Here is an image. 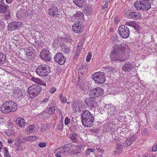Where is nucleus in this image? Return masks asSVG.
<instances>
[{
  "instance_id": "nucleus-46",
  "label": "nucleus",
  "mask_w": 157,
  "mask_h": 157,
  "mask_svg": "<svg viewBox=\"0 0 157 157\" xmlns=\"http://www.w3.org/2000/svg\"><path fill=\"white\" fill-rule=\"evenodd\" d=\"M121 152V149H118L117 148H116V150L114 152L115 154L117 155L120 154Z\"/></svg>"
},
{
  "instance_id": "nucleus-49",
  "label": "nucleus",
  "mask_w": 157,
  "mask_h": 157,
  "mask_svg": "<svg viewBox=\"0 0 157 157\" xmlns=\"http://www.w3.org/2000/svg\"><path fill=\"white\" fill-rule=\"evenodd\" d=\"M78 48H79V47L78 46L77 49H76L75 52V56H78L80 53V51L79 49H78Z\"/></svg>"
},
{
  "instance_id": "nucleus-62",
  "label": "nucleus",
  "mask_w": 157,
  "mask_h": 157,
  "mask_svg": "<svg viewBox=\"0 0 157 157\" xmlns=\"http://www.w3.org/2000/svg\"><path fill=\"white\" fill-rule=\"evenodd\" d=\"M90 152H94L95 151V150L94 148H89L88 149Z\"/></svg>"
},
{
  "instance_id": "nucleus-7",
  "label": "nucleus",
  "mask_w": 157,
  "mask_h": 157,
  "mask_svg": "<svg viewBox=\"0 0 157 157\" xmlns=\"http://www.w3.org/2000/svg\"><path fill=\"white\" fill-rule=\"evenodd\" d=\"M106 76L102 72H97L94 73L92 75V78L96 83L102 84L104 83L105 81Z\"/></svg>"
},
{
  "instance_id": "nucleus-19",
  "label": "nucleus",
  "mask_w": 157,
  "mask_h": 157,
  "mask_svg": "<svg viewBox=\"0 0 157 157\" xmlns=\"http://www.w3.org/2000/svg\"><path fill=\"white\" fill-rule=\"evenodd\" d=\"M135 139L134 137H132L127 139L124 143V145L126 147L130 146L135 140Z\"/></svg>"
},
{
  "instance_id": "nucleus-41",
  "label": "nucleus",
  "mask_w": 157,
  "mask_h": 157,
  "mask_svg": "<svg viewBox=\"0 0 157 157\" xmlns=\"http://www.w3.org/2000/svg\"><path fill=\"white\" fill-rule=\"evenodd\" d=\"M92 56V54L90 52H89L86 58V61L87 62H89L91 59Z\"/></svg>"
},
{
  "instance_id": "nucleus-37",
  "label": "nucleus",
  "mask_w": 157,
  "mask_h": 157,
  "mask_svg": "<svg viewBox=\"0 0 157 157\" xmlns=\"http://www.w3.org/2000/svg\"><path fill=\"white\" fill-rule=\"evenodd\" d=\"M125 25L132 26L134 28L135 26V24L134 22L133 21L132 22H126L125 23Z\"/></svg>"
},
{
  "instance_id": "nucleus-63",
  "label": "nucleus",
  "mask_w": 157,
  "mask_h": 157,
  "mask_svg": "<svg viewBox=\"0 0 157 157\" xmlns=\"http://www.w3.org/2000/svg\"><path fill=\"white\" fill-rule=\"evenodd\" d=\"M61 155H62L61 154L58 152L56 155V157H61Z\"/></svg>"
},
{
  "instance_id": "nucleus-3",
  "label": "nucleus",
  "mask_w": 157,
  "mask_h": 157,
  "mask_svg": "<svg viewBox=\"0 0 157 157\" xmlns=\"http://www.w3.org/2000/svg\"><path fill=\"white\" fill-rule=\"evenodd\" d=\"M151 0H137L134 4L137 10H147L151 8Z\"/></svg>"
},
{
  "instance_id": "nucleus-8",
  "label": "nucleus",
  "mask_w": 157,
  "mask_h": 157,
  "mask_svg": "<svg viewBox=\"0 0 157 157\" xmlns=\"http://www.w3.org/2000/svg\"><path fill=\"white\" fill-rule=\"evenodd\" d=\"M119 33L120 35L123 38L128 37L129 35V28L126 26L122 25L119 28Z\"/></svg>"
},
{
  "instance_id": "nucleus-20",
  "label": "nucleus",
  "mask_w": 157,
  "mask_h": 157,
  "mask_svg": "<svg viewBox=\"0 0 157 157\" xmlns=\"http://www.w3.org/2000/svg\"><path fill=\"white\" fill-rule=\"evenodd\" d=\"M26 59L28 60H31L35 57V55L34 53V50L30 51V50L26 51Z\"/></svg>"
},
{
  "instance_id": "nucleus-34",
  "label": "nucleus",
  "mask_w": 157,
  "mask_h": 157,
  "mask_svg": "<svg viewBox=\"0 0 157 157\" xmlns=\"http://www.w3.org/2000/svg\"><path fill=\"white\" fill-rule=\"evenodd\" d=\"M59 98L61 102L63 103H65L67 101V99L65 97H64L62 94H61L59 96Z\"/></svg>"
},
{
  "instance_id": "nucleus-22",
  "label": "nucleus",
  "mask_w": 157,
  "mask_h": 157,
  "mask_svg": "<svg viewBox=\"0 0 157 157\" xmlns=\"http://www.w3.org/2000/svg\"><path fill=\"white\" fill-rule=\"evenodd\" d=\"M62 51L64 54H67L70 52V48L69 47L65 44H63L61 46Z\"/></svg>"
},
{
  "instance_id": "nucleus-44",
  "label": "nucleus",
  "mask_w": 157,
  "mask_h": 157,
  "mask_svg": "<svg viewBox=\"0 0 157 157\" xmlns=\"http://www.w3.org/2000/svg\"><path fill=\"white\" fill-rule=\"evenodd\" d=\"M46 145L45 143L41 142L38 144V146L40 147L43 148L46 147Z\"/></svg>"
},
{
  "instance_id": "nucleus-2",
  "label": "nucleus",
  "mask_w": 157,
  "mask_h": 157,
  "mask_svg": "<svg viewBox=\"0 0 157 157\" xmlns=\"http://www.w3.org/2000/svg\"><path fill=\"white\" fill-rule=\"evenodd\" d=\"M82 122L85 127H91L94 122L93 115L88 110H84L81 114Z\"/></svg>"
},
{
  "instance_id": "nucleus-47",
  "label": "nucleus",
  "mask_w": 157,
  "mask_h": 157,
  "mask_svg": "<svg viewBox=\"0 0 157 157\" xmlns=\"http://www.w3.org/2000/svg\"><path fill=\"white\" fill-rule=\"evenodd\" d=\"M38 84L42 85V86H46V83L44 82L43 81L40 79H39L38 81V82L37 83Z\"/></svg>"
},
{
  "instance_id": "nucleus-30",
  "label": "nucleus",
  "mask_w": 157,
  "mask_h": 157,
  "mask_svg": "<svg viewBox=\"0 0 157 157\" xmlns=\"http://www.w3.org/2000/svg\"><path fill=\"white\" fill-rule=\"evenodd\" d=\"M6 60V57L5 55L3 54L0 53V64L3 63Z\"/></svg>"
},
{
  "instance_id": "nucleus-55",
  "label": "nucleus",
  "mask_w": 157,
  "mask_h": 157,
  "mask_svg": "<svg viewBox=\"0 0 157 157\" xmlns=\"http://www.w3.org/2000/svg\"><path fill=\"white\" fill-rule=\"evenodd\" d=\"M97 149L98 150V152H100L101 153H103L104 152V150L102 148H97Z\"/></svg>"
},
{
  "instance_id": "nucleus-26",
  "label": "nucleus",
  "mask_w": 157,
  "mask_h": 157,
  "mask_svg": "<svg viewBox=\"0 0 157 157\" xmlns=\"http://www.w3.org/2000/svg\"><path fill=\"white\" fill-rule=\"evenodd\" d=\"M70 139L73 143H77V135L75 133H71L70 135Z\"/></svg>"
},
{
  "instance_id": "nucleus-25",
  "label": "nucleus",
  "mask_w": 157,
  "mask_h": 157,
  "mask_svg": "<svg viewBox=\"0 0 157 157\" xmlns=\"http://www.w3.org/2000/svg\"><path fill=\"white\" fill-rule=\"evenodd\" d=\"M62 39L60 37H57L54 40V42L53 43L54 46L59 47L61 45Z\"/></svg>"
},
{
  "instance_id": "nucleus-52",
  "label": "nucleus",
  "mask_w": 157,
  "mask_h": 157,
  "mask_svg": "<svg viewBox=\"0 0 157 157\" xmlns=\"http://www.w3.org/2000/svg\"><path fill=\"white\" fill-rule=\"evenodd\" d=\"M152 151L153 152L157 151V144L152 147Z\"/></svg>"
},
{
  "instance_id": "nucleus-5",
  "label": "nucleus",
  "mask_w": 157,
  "mask_h": 157,
  "mask_svg": "<svg viewBox=\"0 0 157 157\" xmlns=\"http://www.w3.org/2000/svg\"><path fill=\"white\" fill-rule=\"evenodd\" d=\"M42 90L38 84H35L31 86L28 89L29 96L31 98H34L39 95Z\"/></svg>"
},
{
  "instance_id": "nucleus-11",
  "label": "nucleus",
  "mask_w": 157,
  "mask_h": 157,
  "mask_svg": "<svg viewBox=\"0 0 157 157\" xmlns=\"http://www.w3.org/2000/svg\"><path fill=\"white\" fill-rule=\"evenodd\" d=\"M55 62H57L60 65H63L66 59L62 53L59 52L56 53L54 57Z\"/></svg>"
},
{
  "instance_id": "nucleus-43",
  "label": "nucleus",
  "mask_w": 157,
  "mask_h": 157,
  "mask_svg": "<svg viewBox=\"0 0 157 157\" xmlns=\"http://www.w3.org/2000/svg\"><path fill=\"white\" fill-rule=\"evenodd\" d=\"M70 119L68 117H66L65 118L64 120V123L65 125H67L69 123H70Z\"/></svg>"
},
{
  "instance_id": "nucleus-50",
  "label": "nucleus",
  "mask_w": 157,
  "mask_h": 157,
  "mask_svg": "<svg viewBox=\"0 0 157 157\" xmlns=\"http://www.w3.org/2000/svg\"><path fill=\"white\" fill-rule=\"evenodd\" d=\"M56 90V89L55 87H52L50 88V92L51 93L53 94Z\"/></svg>"
},
{
  "instance_id": "nucleus-48",
  "label": "nucleus",
  "mask_w": 157,
  "mask_h": 157,
  "mask_svg": "<svg viewBox=\"0 0 157 157\" xmlns=\"http://www.w3.org/2000/svg\"><path fill=\"white\" fill-rule=\"evenodd\" d=\"M15 104V102L10 101L9 102V105L7 106V108H12L13 107V105Z\"/></svg>"
},
{
  "instance_id": "nucleus-39",
  "label": "nucleus",
  "mask_w": 157,
  "mask_h": 157,
  "mask_svg": "<svg viewBox=\"0 0 157 157\" xmlns=\"http://www.w3.org/2000/svg\"><path fill=\"white\" fill-rule=\"evenodd\" d=\"M55 109H47V110H46V112L48 114H53L55 111Z\"/></svg>"
},
{
  "instance_id": "nucleus-54",
  "label": "nucleus",
  "mask_w": 157,
  "mask_h": 157,
  "mask_svg": "<svg viewBox=\"0 0 157 157\" xmlns=\"http://www.w3.org/2000/svg\"><path fill=\"white\" fill-rule=\"evenodd\" d=\"M114 21L116 23H117L119 22V21H120V20L119 19L118 17H116L114 18Z\"/></svg>"
},
{
  "instance_id": "nucleus-17",
  "label": "nucleus",
  "mask_w": 157,
  "mask_h": 157,
  "mask_svg": "<svg viewBox=\"0 0 157 157\" xmlns=\"http://www.w3.org/2000/svg\"><path fill=\"white\" fill-rule=\"evenodd\" d=\"M17 124L21 127H24L25 124V121L24 119L21 118H18L16 121Z\"/></svg>"
},
{
  "instance_id": "nucleus-16",
  "label": "nucleus",
  "mask_w": 157,
  "mask_h": 157,
  "mask_svg": "<svg viewBox=\"0 0 157 157\" xmlns=\"http://www.w3.org/2000/svg\"><path fill=\"white\" fill-rule=\"evenodd\" d=\"M74 17L79 21H84V15L83 13L81 11H78L74 15Z\"/></svg>"
},
{
  "instance_id": "nucleus-10",
  "label": "nucleus",
  "mask_w": 157,
  "mask_h": 157,
  "mask_svg": "<svg viewBox=\"0 0 157 157\" xmlns=\"http://www.w3.org/2000/svg\"><path fill=\"white\" fill-rule=\"evenodd\" d=\"M41 58L45 61H50L51 59V53L48 50L43 49H42L40 54Z\"/></svg>"
},
{
  "instance_id": "nucleus-18",
  "label": "nucleus",
  "mask_w": 157,
  "mask_h": 157,
  "mask_svg": "<svg viewBox=\"0 0 157 157\" xmlns=\"http://www.w3.org/2000/svg\"><path fill=\"white\" fill-rule=\"evenodd\" d=\"M17 97L19 98H23L26 95V92L23 90H17Z\"/></svg>"
},
{
  "instance_id": "nucleus-45",
  "label": "nucleus",
  "mask_w": 157,
  "mask_h": 157,
  "mask_svg": "<svg viewBox=\"0 0 157 157\" xmlns=\"http://www.w3.org/2000/svg\"><path fill=\"white\" fill-rule=\"evenodd\" d=\"M31 79L33 81L38 83L39 79L32 77L31 78Z\"/></svg>"
},
{
  "instance_id": "nucleus-28",
  "label": "nucleus",
  "mask_w": 157,
  "mask_h": 157,
  "mask_svg": "<svg viewBox=\"0 0 157 157\" xmlns=\"http://www.w3.org/2000/svg\"><path fill=\"white\" fill-rule=\"evenodd\" d=\"M85 0H73L74 3L77 6L81 7L85 2Z\"/></svg>"
},
{
  "instance_id": "nucleus-14",
  "label": "nucleus",
  "mask_w": 157,
  "mask_h": 157,
  "mask_svg": "<svg viewBox=\"0 0 157 157\" xmlns=\"http://www.w3.org/2000/svg\"><path fill=\"white\" fill-rule=\"evenodd\" d=\"M133 68V66L130 63L126 62L122 67V70L124 71L129 72Z\"/></svg>"
},
{
  "instance_id": "nucleus-59",
  "label": "nucleus",
  "mask_w": 157,
  "mask_h": 157,
  "mask_svg": "<svg viewBox=\"0 0 157 157\" xmlns=\"http://www.w3.org/2000/svg\"><path fill=\"white\" fill-rule=\"evenodd\" d=\"M48 98H45L42 101H41V103H45L46 102H47L48 101Z\"/></svg>"
},
{
  "instance_id": "nucleus-38",
  "label": "nucleus",
  "mask_w": 157,
  "mask_h": 157,
  "mask_svg": "<svg viewBox=\"0 0 157 157\" xmlns=\"http://www.w3.org/2000/svg\"><path fill=\"white\" fill-rule=\"evenodd\" d=\"M109 4V3L104 1L103 3V4L102 5V9H104L106 8H107Z\"/></svg>"
},
{
  "instance_id": "nucleus-15",
  "label": "nucleus",
  "mask_w": 157,
  "mask_h": 157,
  "mask_svg": "<svg viewBox=\"0 0 157 157\" xmlns=\"http://www.w3.org/2000/svg\"><path fill=\"white\" fill-rule=\"evenodd\" d=\"M58 10L56 6H52L49 10V14L50 16L57 17L58 15Z\"/></svg>"
},
{
  "instance_id": "nucleus-51",
  "label": "nucleus",
  "mask_w": 157,
  "mask_h": 157,
  "mask_svg": "<svg viewBox=\"0 0 157 157\" xmlns=\"http://www.w3.org/2000/svg\"><path fill=\"white\" fill-rule=\"evenodd\" d=\"M5 119L3 118H0V125H2L5 122Z\"/></svg>"
},
{
  "instance_id": "nucleus-4",
  "label": "nucleus",
  "mask_w": 157,
  "mask_h": 157,
  "mask_svg": "<svg viewBox=\"0 0 157 157\" xmlns=\"http://www.w3.org/2000/svg\"><path fill=\"white\" fill-rule=\"evenodd\" d=\"M95 92L96 90H95L94 88L91 90L89 94L90 97L86 98L85 100V102L88 107L93 108H96L97 106V102L93 99V98L98 97Z\"/></svg>"
},
{
  "instance_id": "nucleus-27",
  "label": "nucleus",
  "mask_w": 157,
  "mask_h": 157,
  "mask_svg": "<svg viewBox=\"0 0 157 157\" xmlns=\"http://www.w3.org/2000/svg\"><path fill=\"white\" fill-rule=\"evenodd\" d=\"M17 109H0L1 111L5 113H8L11 112H14L16 111Z\"/></svg>"
},
{
  "instance_id": "nucleus-23",
  "label": "nucleus",
  "mask_w": 157,
  "mask_h": 157,
  "mask_svg": "<svg viewBox=\"0 0 157 157\" xmlns=\"http://www.w3.org/2000/svg\"><path fill=\"white\" fill-rule=\"evenodd\" d=\"M26 15V13H25V11L22 10H19L18 11L17 16L18 17L20 18H23Z\"/></svg>"
},
{
  "instance_id": "nucleus-29",
  "label": "nucleus",
  "mask_w": 157,
  "mask_h": 157,
  "mask_svg": "<svg viewBox=\"0 0 157 157\" xmlns=\"http://www.w3.org/2000/svg\"><path fill=\"white\" fill-rule=\"evenodd\" d=\"M57 151L58 152L61 154L62 156L67 151V150H66L64 147H63V146H62L59 148Z\"/></svg>"
},
{
  "instance_id": "nucleus-57",
  "label": "nucleus",
  "mask_w": 157,
  "mask_h": 157,
  "mask_svg": "<svg viewBox=\"0 0 157 157\" xmlns=\"http://www.w3.org/2000/svg\"><path fill=\"white\" fill-rule=\"evenodd\" d=\"M9 102H6L3 104L2 106L4 107H5V108H6V107L7 108V106H8L9 105Z\"/></svg>"
},
{
  "instance_id": "nucleus-53",
  "label": "nucleus",
  "mask_w": 157,
  "mask_h": 157,
  "mask_svg": "<svg viewBox=\"0 0 157 157\" xmlns=\"http://www.w3.org/2000/svg\"><path fill=\"white\" fill-rule=\"evenodd\" d=\"M105 107L106 108H111L114 107V105H113V104H108L106 105L105 106Z\"/></svg>"
},
{
  "instance_id": "nucleus-21",
  "label": "nucleus",
  "mask_w": 157,
  "mask_h": 157,
  "mask_svg": "<svg viewBox=\"0 0 157 157\" xmlns=\"http://www.w3.org/2000/svg\"><path fill=\"white\" fill-rule=\"evenodd\" d=\"M3 0H2V1ZM1 5L0 6V12L2 13H4L7 11L8 9V6H6L3 3V2H2V0L1 1Z\"/></svg>"
},
{
  "instance_id": "nucleus-12",
  "label": "nucleus",
  "mask_w": 157,
  "mask_h": 157,
  "mask_svg": "<svg viewBox=\"0 0 157 157\" xmlns=\"http://www.w3.org/2000/svg\"><path fill=\"white\" fill-rule=\"evenodd\" d=\"M141 14L136 12H127L125 15L129 19H138L141 17Z\"/></svg>"
},
{
  "instance_id": "nucleus-1",
  "label": "nucleus",
  "mask_w": 157,
  "mask_h": 157,
  "mask_svg": "<svg viewBox=\"0 0 157 157\" xmlns=\"http://www.w3.org/2000/svg\"><path fill=\"white\" fill-rule=\"evenodd\" d=\"M129 51L128 46L126 44H115L113 50L110 54L111 61H125L127 58V53Z\"/></svg>"
},
{
  "instance_id": "nucleus-58",
  "label": "nucleus",
  "mask_w": 157,
  "mask_h": 157,
  "mask_svg": "<svg viewBox=\"0 0 157 157\" xmlns=\"http://www.w3.org/2000/svg\"><path fill=\"white\" fill-rule=\"evenodd\" d=\"M10 13L9 12L7 14L6 16V19L7 20L9 19H10Z\"/></svg>"
},
{
  "instance_id": "nucleus-60",
  "label": "nucleus",
  "mask_w": 157,
  "mask_h": 157,
  "mask_svg": "<svg viewBox=\"0 0 157 157\" xmlns=\"http://www.w3.org/2000/svg\"><path fill=\"white\" fill-rule=\"evenodd\" d=\"M122 147V145L121 144H118L116 146V148H117L118 149H121Z\"/></svg>"
},
{
  "instance_id": "nucleus-13",
  "label": "nucleus",
  "mask_w": 157,
  "mask_h": 157,
  "mask_svg": "<svg viewBox=\"0 0 157 157\" xmlns=\"http://www.w3.org/2000/svg\"><path fill=\"white\" fill-rule=\"evenodd\" d=\"M22 24L20 22H13L9 24L8 27V30L13 31L21 27Z\"/></svg>"
},
{
  "instance_id": "nucleus-40",
  "label": "nucleus",
  "mask_w": 157,
  "mask_h": 157,
  "mask_svg": "<svg viewBox=\"0 0 157 157\" xmlns=\"http://www.w3.org/2000/svg\"><path fill=\"white\" fill-rule=\"evenodd\" d=\"M4 154L6 155V157H10V155H9L8 149L6 147L4 148Z\"/></svg>"
},
{
  "instance_id": "nucleus-32",
  "label": "nucleus",
  "mask_w": 157,
  "mask_h": 157,
  "mask_svg": "<svg viewBox=\"0 0 157 157\" xmlns=\"http://www.w3.org/2000/svg\"><path fill=\"white\" fill-rule=\"evenodd\" d=\"M74 146V144L71 143H70L67 144H66L63 146V147H64L65 149L67 150V151Z\"/></svg>"
},
{
  "instance_id": "nucleus-24",
  "label": "nucleus",
  "mask_w": 157,
  "mask_h": 157,
  "mask_svg": "<svg viewBox=\"0 0 157 157\" xmlns=\"http://www.w3.org/2000/svg\"><path fill=\"white\" fill-rule=\"evenodd\" d=\"M94 89L96 90L95 92H96L98 97H100L103 94L104 90L102 88L98 87L95 88Z\"/></svg>"
},
{
  "instance_id": "nucleus-36",
  "label": "nucleus",
  "mask_w": 157,
  "mask_h": 157,
  "mask_svg": "<svg viewBox=\"0 0 157 157\" xmlns=\"http://www.w3.org/2000/svg\"><path fill=\"white\" fill-rule=\"evenodd\" d=\"M14 133V131L12 129L8 130L6 131V134L8 136H10L13 135Z\"/></svg>"
},
{
  "instance_id": "nucleus-33",
  "label": "nucleus",
  "mask_w": 157,
  "mask_h": 157,
  "mask_svg": "<svg viewBox=\"0 0 157 157\" xmlns=\"http://www.w3.org/2000/svg\"><path fill=\"white\" fill-rule=\"evenodd\" d=\"M104 73H106V72H109L110 73H114L115 72L114 69L112 67H108L106 68H105V69L104 71Z\"/></svg>"
},
{
  "instance_id": "nucleus-61",
  "label": "nucleus",
  "mask_w": 157,
  "mask_h": 157,
  "mask_svg": "<svg viewBox=\"0 0 157 157\" xmlns=\"http://www.w3.org/2000/svg\"><path fill=\"white\" fill-rule=\"evenodd\" d=\"M86 155H88L90 154V152L89 151V150H88V149H87V150L86 151Z\"/></svg>"
},
{
  "instance_id": "nucleus-9",
  "label": "nucleus",
  "mask_w": 157,
  "mask_h": 157,
  "mask_svg": "<svg viewBox=\"0 0 157 157\" xmlns=\"http://www.w3.org/2000/svg\"><path fill=\"white\" fill-rule=\"evenodd\" d=\"M84 25L82 22L78 21L76 22L72 26L73 31L76 33L81 32L83 29Z\"/></svg>"
},
{
  "instance_id": "nucleus-56",
  "label": "nucleus",
  "mask_w": 157,
  "mask_h": 157,
  "mask_svg": "<svg viewBox=\"0 0 157 157\" xmlns=\"http://www.w3.org/2000/svg\"><path fill=\"white\" fill-rule=\"evenodd\" d=\"M8 128H11L13 127V125L12 123L9 122L8 123Z\"/></svg>"
},
{
  "instance_id": "nucleus-35",
  "label": "nucleus",
  "mask_w": 157,
  "mask_h": 157,
  "mask_svg": "<svg viewBox=\"0 0 157 157\" xmlns=\"http://www.w3.org/2000/svg\"><path fill=\"white\" fill-rule=\"evenodd\" d=\"M35 128V126L33 125H31L29 126L27 128V132H32Z\"/></svg>"
},
{
  "instance_id": "nucleus-64",
  "label": "nucleus",
  "mask_w": 157,
  "mask_h": 157,
  "mask_svg": "<svg viewBox=\"0 0 157 157\" xmlns=\"http://www.w3.org/2000/svg\"><path fill=\"white\" fill-rule=\"evenodd\" d=\"M13 142V140H12L11 139H9L8 140V142L10 144H12Z\"/></svg>"
},
{
  "instance_id": "nucleus-6",
  "label": "nucleus",
  "mask_w": 157,
  "mask_h": 157,
  "mask_svg": "<svg viewBox=\"0 0 157 157\" xmlns=\"http://www.w3.org/2000/svg\"><path fill=\"white\" fill-rule=\"evenodd\" d=\"M50 71L49 67L45 64L39 65L36 68V72L39 76L43 77L48 75Z\"/></svg>"
},
{
  "instance_id": "nucleus-42",
  "label": "nucleus",
  "mask_w": 157,
  "mask_h": 157,
  "mask_svg": "<svg viewBox=\"0 0 157 157\" xmlns=\"http://www.w3.org/2000/svg\"><path fill=\"white\" fill-rule=\"evenodd\" d=\"M83 147V146L82 145H81L80 146H77V149L78 150L77 152H76V154H77H77H78L81 151V149H82V147Z\"/></svg>"
},
{
  "instance_id": "nucleus-31",
  "label": "nucleus",
  "mask_w": 157,
  "mask_h": 157,
  "mask_svg": "<svg viewBox=\"0 0 157 157\" xmlns=\"http://www.w3.org/2000/svg\"><path fill=\"white\" fill-rule=\"evenodd\" d=\"M38 137L36 136H33L29 137H27L25 138V140L27 141H33L37 139Z\"/></svg>"
}]
</instances>
